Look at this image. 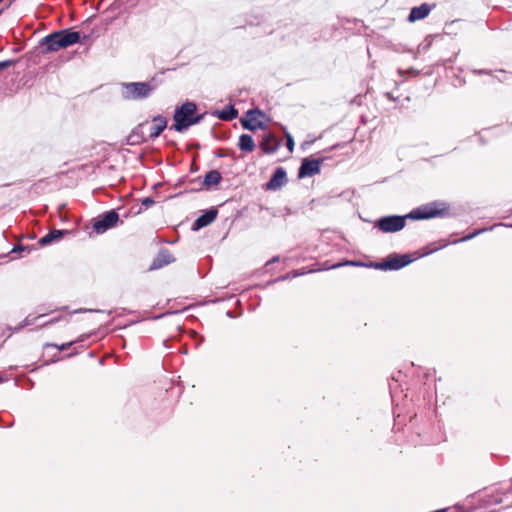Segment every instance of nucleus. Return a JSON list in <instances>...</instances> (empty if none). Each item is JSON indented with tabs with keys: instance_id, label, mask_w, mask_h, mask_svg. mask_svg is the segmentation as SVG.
Masks as SVG:
<instances>
[{
	"instance_id": "35",
	"label": "nucleus",
	"mask_w": 512,
	"mask_h": 512,
	"mask_svg": "<svg viewBox=\"0 0 512 512\" xmlns=\"http://www.w3.org/2000/svg\"><path fill=\"white\" fill-rule=\"evenodd\" d=\"M195 334V337L197 338V345H200L204 342V337L199 335L198 333H194Z\"/></svg>"
},
{
	"instance_id": "5",
	"label": "nucleus",
	"mask_w": 512,
	"mask_h": 512,
	"mask_svg": "<svg viewBox=\"0 0 512 512\" xmlns=\"http://www.w3.org/2000/svg\"><path fill=\"white\" fill-rule=\"evenodd\" d=\"M268 115L260 108L248 109L244 115L239 119L243 129L254 132L258 129L265 130L267 128L266 122L269 121Z\"/></svg>"
},
{
	"instance_id": "27",
	"label": "nucleus",
	"mask_w": 512,
	"mask_h": 512,
	"mask_svg": "<svg viewBox=\"0 0 512 512\" xmlns=\"http://www.w3.org/2000/svg\"><path fill=\"white\" fill-rule=\"evenodd\" d=\"M32 250L29 245H15L9 253H21L27 251L28 253Z\"/></svg>"
},
{
	"instance_id": "32",
	"label": "nucleus",
	"mask_w": 512,
	"mask_h": 512,
	"mask_svg": "<svg viewBox=\"0 0 512 512\" xmlns=\"http://www.w3.org/2000/svg\"><path fill=\"white\" fill-rule=\"evenodd\" d=\"M87 312L103 313V312H104V310H100V309L80 308V309H78V310L73 311V314H75V313H87Z\"/></svg>"
},
{
	"instance_id": "23",
	"label": "nucleus",
	"mask_w": 512,
	"mask_h": 512,
	"mask_svg": "<svg viewBox=\"0 0 512 512\" xmlns=\"http://www.w3.org/2000/svg\"><path fill=\"white\" fill-rule=\"evenodd\" d=\"M323 265V270L337 269L343 266H352V260L343 259L333 264H330V261H325Z\"/></svg>"
},
{
	"instance_id": "30",
	"label": "nucleus",
	"mask_w": 512,
	"mask_h": 512,
	"mask_svg": "<svg viewBox=\"0 0 512 512\" xmlns=\"http://www.w3.org/2000/svg\"><path fill=\"white\" fill-rule=\"evenodd\" d=\"M295 142L292 135L289 132H286V147L292 152L294 150Z\"/></svg>"
},
{
	"instance_id": "15",
	"label": "nucleus",
	"mask_w": 512,
	"mask_h": 512,
	"mask_svg": "<svg viewBox=\"0 0 512 512\" xmlns=\"http://www.w3.org/2000/svg\"><path fill=\"white\" fill-rule=\"evenodd\" d=\"M153 125L150 128L149 139L155 140L167 128V118L161 114L152 117Z\"/></svg>"
},
{
	"instance_id": "19",
	"label": "nucleus",
	"mask_w": 512,
	"mask_h": 512,
	"mask_svg": "<svg viewBox=\"0 0 512 512\" xmlns=\"http://www.w3.org/2000/svg\"><path fill=\"white\" fill-rule=\"evenodd\" d=\"M144 124L145 123L139 124L128 136L127 142L129 145H137L147 141V139L144 137L143 133L140 130L144 126Z\"/></svg>"
},
{
	"instance_id": "31",
	"label": "nucleus",
	"mask_w": 512,
	"mask_h": 512,
	"mask_svg": "<svg viewBox=\"0 0 512 512\" xmlns=\"http://www.w3.org/2000/svg\"><path fill=\"white\" fill-rule=\"evenodd\" d=\"M155 204V200L148 196V197H144L142 200H141V205L145 208V209H148L150 207H152L153 205Z\"/></svg>"
},
{
	"instance_id": "24",
	"label": "nucleus",
	"mask_w": 512,
	"mask_h": 512,
	"mask_svg": "<svg viewBox=\"0 0 512 512\" xmlns=\"http://www.w3.org/2000/svg\"><path fill=\"white\" fill-rule=\"evenodd\" d=\"M45 314H40L38 315L37 317L33 318V319H30L29 317H26L22 322H20L15 328H14V332H19L20 330H22L23 328L27 327V326H31L33 325L36 320H38L39 318H42L44 317Z\"/></svg>"
},
{
	"instance_id": "18",
	"label": "nucleus",
	"mask_w": 512,
	"mask_h": 512,
	"mask_svg": "<svg viewBox=\"0 0 512 512\" xmlns=\"http://www.w3.org/2000/svg\"><path fill=\"white\" fill-rule=\"evenodd\" d=\"M221 180V173L218 170L213 169L206 172L205 175L203 176L202 186L208 190L212 186L218 185L221 182Z\"/></svg>"
},
{
	"instance_id": "14",
	"label": "nucleus",
	"mask_w": 512,
	"mask_h": 512,
	"mask_svg": "<svg viewBox=\"0 0 512 512\" xmlns=\"http://www.w3.org/2000/svg\"><path fill=\"white\" fill-rule=\"evenodd\" d=\"M435 7L436 4L430 5L428 3H422L420 6L412 7L407 20L411 23L422 20L426 18Z\"/></svg>"
},
{
	"instance_id": "37",
	"label": "nucleus",
	"mask_w": 512,
	"mask_h": 512,
	"mask_svg": "<svg viewBox=\"0 0 512 512\" xmlns=\"http://www.w3.org/2000/svg\"><path fill=\"white\" fill-rule=\"evenodd\" d=\"M169 342H170V340H164V341H163V345H164L167 349H170V348H171V346L169 345Z\"/></svg>"
},
{
	"instance_id": "33",
	"label": "nucleus",
	"mask_w": 512,
	"mask_h": 512,
	"mask_svg": "<svg viewBox=\"0 0 512 512\" xmlns=\"http://www.w3.org/2000/svg\"><path fill=\"white\" fill-rule=\"evenodd\" d=\"M61 319V316H57V317H54V318H51L49 319L48 321L44 322L41 327H47V326H51L57 322H59Z\"/></svg>"
},
{
	"instance_id": "39",
	"label": "nucleus",
	"mask_w": 512,
	"mask_h": 512,
	"mask_svg": "<svg viewBox=\"0 0 512 512\" xmlns=\"http://www.w3.org/2000/svg\"><path fill=\"white\" fill-rule=\"evenodd\" d=\"M58 360H59V359L57 358V359H53V360H51V361H46V362L44 363V365H49V364H51V363L57 362Z\"/></svg>"
},
{
	"instance_id": "48",
	"label": "nucleus",
	"mask_w": 512,
	"mask_h": 512,
	"mask_svg": "<svg viewBox=\"0 0 512 512\" xmlns=\"http://www.w3.org/2000/svg\"><path fill=\"white\" fill-rule=\"evenodd\" d=\"M4 382V378L0 375V384Z\"/></svg>"
},
{
	"instance_id": "10",
	"label": "nucleus",
	"mask_w": 512,
	"mask_h": 512,
	"mask_svg": "<svg viewBox=\"0 0 512 512\" xmlns=\"http://www.w3.org/2000/svg\"><path fill=\"white\" fill-rule=\"evenodd\" d=\"M175 262V257L171 254V252L166 248H161L156 257L153 259L149 270L154 271L158 270L166 265Z\"/></svg>"
},
{
	"instance_id": "45",
	"label": "nucleus",
	"mask_w": 512,
	"mask_h": 512,
	"mask_svg": "<svg viewBox=\"0 0 512 512\" xmlns=\"http://www.w3.org/2000/svg\"><path fill=\"white\" fill-rule=\"evenodd\" d=\"M192 147H193V148H197V149H198V148H200V144H199V143H194V144L192 145Z\"/></svg>"
},
{
	"instance_id": "17",
	"label": "nucleus",
	"mask_w": 512,
	"mask_h": 512,
	"mask_svg": "<svg viewBox=\"0 0 512 512\" xmlns=\"http://www.w3.org/2000/svg\"><path fill=\"white\" fill-rule=\"evenodd\" d=\"M237 146L239 150L244 153H251L256 148V144L252 135L246 133H243L239 136Z\"/></svg>"
},
{
	"instance_id": "47",
	"label": "nucleus",
	"mask_w": 512,
	"mask_h": 512,
	"mask_svg": "<svg viewBox=\"0 0 512 512\" xmlns=\"http://www.w3.org/2000/svg\"><path fill=\"white\" fill-rule=\"evenodd\" d=\"M197 170H198V167H196V166L192 165V167H191V171H192V172H194V171H197Z\"/></svg>"
},
{
	"instance_id": "16",
	"label": "nucleus",
	"mask_w": 512,
	"mask_h": 512,
	"mask_svg": "<svg viewBox=\"0 0 512 512\" xmlns=\"http://www.w3.org/2000/svg\"><path fill=\"white\" fill-rule=\"evenodd\" d=\"M213 116H216L218 119L222 121H232L236 119L239 115L238 109L233 104H227L221 110H215L212 113Z\"/></svg>"
},
{
	"instance_id": "13",
	"label": "nucleus",
	"mask_w": 512,
	"mask_h": 512,
	"mask_svg": "<svg viewBox=\"0 0 512 512\" xmlns=\"http://www.w3.org/2000/svg\"><path fill=\"white\" fill-rule=\"evenodd\" d=\"M70 233H71V231L68 230V229H53V230H50L48 233H46L44 236H42L39 239L38 244L41 247H45V246L51 245L53 243H57L60 240H62L65 235H68Z\"/></svg>"
},
{
	"instance_id": "11",
	"label": "nucleus",
	"mask_w": 512,
	"mask_h": 512,
	"mask_svg": "<svg viewBox=\"0 0 512 512\" xmlns=\"http://www.w3.org/2000/svg\"><path fill=\"white\" fill-rule=\"evenodd\" d=\"M261 150L265 154H274L281 146V142L276 138L272 132H267L262 136L259 144Z\"/></svg>"
},
{
	"instance_id": "1",
	"label": "nucleus",
	"mask_w": 512,
	"mask_h": 512,
	"mask_svg": "<svg viewBox=\"0 0 512 512\" xmlns=\"http://www.w3.org/2000/svg\"><path fill=\"white\" fill-rule=\"evenodd\" d=\"M448 206L444 202H431L412 210L407 215H388L375 221L374 227L384 233H395L406 225V219L424 220L448 215Z\"/></svg>"
},
{
	"instance_id": "43",
	"label": "nucleus",
	"mask_w": 512,
	"mask_h": 512,
	"mask_svg": "<svg viewBox=\"0 0 512 512\" xmlns=\"http://www.w3.org/2000/svg\"><path fill=\"white\" fill-rule=\"evenodd\" d=\"M438 249H439L438 247H437V248H434V249H432V250H430V251L426 252V253H425V255H428V254H430V253H432V252H434V251H437Z\"/></svg>"
},
{
	"instance_id": "26",
	"label": "nucleus",
	"mask_w": 512,
	"mask_h": 512,
	"mask_svg": "<svg viewBox=\"0 0 512 512\" xmlns=\"http://www.w3.org/2000/svg\"><path fill=\"white\" fill-rule=\"evenodd\" d=\"M483 231H485V229L475 230L474 232L469 233L466 236L462 237L461 239L453 241L452 243L456 244V243H459V242H465V241L471 240L474 237H476L477 235H479L480 233H482Z\"/></svg>"
},
{
	"instance_id": "7",
	"label": "nucleus",
	"mask_w": 512,
	"mask_h": 512,
	"mask_svg": "<svg viewBox=\"0 0 512 512\" xmlns=\"http://www.w3.org/2000/svg\"><path fill=\"white\" fill-rule=\"evenodd\" d=\"M323 162L322 158L316 159L312 157H304L301 160L300 166L298 168V178L304 179L308 177H312L317 175L321 171V164Z\"/></svg>"
},
{
	"instance_id": "50",
	"label": "nucleus",
	"mask_w": 512,
	"mask_h": 512,
	"mask_svg": "<svg viewBox=\"0 0 512 512\" xmlns=\"http://www.w3.org/2000/svg\"><path fill=\"white\" fill-rule=\"evenodd\" d=\"M3 0H0V3L2 2Z\"/></svg>"
},
{
	"instance_id": "8",
	"label": "nucleus",
	"mask_w": 512,
	"mask_h": 512,
	"mask_svg": "<svg viewBox=\"0 0 512 512\" xmlns=\"http://www.w3.org/2000/svg\"><path fill=\"white\" fill-rule=\"evenodd\" d=\"M287 172L282 166L275 168L270 179L265 184V189L269 191H277L287 183Z\"/></svg>"
},
{
	"instance_id": "25",
	"label": "nucleus",
	"mask_w": 512,
	"mask_h": 512,
	"mask_svg": "<svg viewBox=\"0 0 512 512\" xmlns=\"http://www.w3.org/2000/svg\"><path fill=\"white\" fill-rule=\"evenodd\" d=\"M215 156L218 158H223V157H233L234 158L235 152L230 149L220 148L215 152Z\"/></svg>"
},
{
	"instance_id": "42",
	"label": "nucleus",
	"mask_w": 512,
	"mask_h": 512,
	"mask_svg": "<svg viewBox=\"0 0 512 512\" xmlns=\"http://www.w3.org/2000/svg\"><path fill=\"white\" fill-rule=\"evenodd\" d=\"M475 73H478V74H487L488 72L485 71V70H479V71H475Z\"/></svg>"
},
{
	"instance_id": "28",
	"label": "nucleus",
	"mask_w": 512,
	"mask_h": 512,
	"mask_svg": "<svg viewBox=\"0 0 512 512\" xmlns=\"http://www.w3.org/2000/svg\"><path fill=\"white\" fill-rule=\"evenodd\" d=\"M372 266L375 269H377V270H382V271H388L389 270V264H388L387 258L385 260H383V261L374 263Z\"/></svg>"
},
{
	"instance_id": "34",
	"label": "nucleus",
	"mask_w": 512,
	"mask_h": 512,
	"mask_svg": "<svg viewBox=\"0 0 512 512\" xmlns=\"http://www.w3.org/2000/svg\"><path fill=\"white\" fill-rule=\"evenodd\" d=\"M243 311L240 310L238 313H234L233 311L229 310L226 312V316L228 318H236V317H239L240 315H242Z\"/></svg>"
},
{
	"instance_id": "41",
	"label": "nucleus",
	"mask_w": 512,
	"mask_h": 512,
	"mask_svg": "<svg viewBox=\"0 0 512 512\" xmlns=\"http://www.w3.org/2000/svg\"><path fill=\"white\" fill-rule=\"evenodd\" d=\"M363 266V263L354 260V267Z\"/></svg>"
},
{
	"instance_id": "22",
	"label": "nucleus",
	"mask_w": 512,
	"mask_h": 512,
	"mask_svg": "<svg viewBox=\"0 0 512 512\" xmlns=\"http://www.w3.org/2000/svg\"><path fill=\"white\" fill-rule=\"evenodd\" d=\"M169 69H163L160 72L156 73L154 76H152L148 81H144V83H147L148 86L151 87V94L160 86L162 83V80L159 79V75H163L166 71Z\"/></svg>"
},
{
	"instance_id": "38",
	"label": "nucleus",
	"mask_w": 512,
	"mask_h": 512,
	"mask_svg": "<svg viewBox=\"0 0 512 512\" xmlns=\"http://www.w3.org/2000/svg\"><path fill=\"white\" fill-rule=\"evenodd\" d=\"M180 352L183 353V354H186L187 353V347L186 346H183L180 348Z\"/></svg>"
},
{
	"instance_id": "21",
	"label": "nucleus",
	"mask_w": 512,
	"mask_h": 512,
	"mask_svg": "<svg viewBox=\"0 0 512 512\" xmlns=\"http://www.w3.org/2000/svg\"><path fill=\"white\" fill-rule=\"evenodd\" d=\"M305 272L304 271H301L299 269L297 270H293L289 273H286L284 275H281L279 277H277L276 279L274 280H271V281H268L267 282V285H270V284H273V283H276V282H281V281H286V280H290L292 278H295V277H298V276H301V275H304Z\"/></svg>"
},
{
	"instance_id": "2",
	"label": "nucleus",
	"mask_w": 512,
	"mask_h": 512,
	"mask_svg": "<svg viewBox=\"0 0 512 512\" xmlns=\"http://www.w3.org/2000/svg\"><path fill=\"white\" fill-rule=\"evenodd\" d=\"M87 39L88 35L71 28L60 29L41 38L37 48L41 54H49L75 44H83Z\"/></svg>"
},
{
	"instance_id": "29",
	"label": "nucleus",
	"mask_w": 512,
	"mask_h": 512,
	"mask_svg": "<svg viewBox=\"0 0 512 512\" xmlns=\"http://www.w3.org/2000/svg\"><path fill=\"white\" fill-rule=\"evenodd\" d=\"M15 63H16V61L13 59H7V60L0 61V72L13 66Z\"/></svg>"
},
{
	"instance_id": "12",
	"label": "nucleus",
	"mask_w": 512,
	"mask_h": 512,
	"mask_svg": "<svg viewBox=\"0 0 512 512\" xmlns=\"http://www.w3.org/2000/svg\"><path fill=\"white\" fill-rule=\"evenodd\" d=\"M389 264V271L399 270L413 262L410 254L393 253L387 257Z\"/></svg>"
},
{
	"instance_id": "40",
	"label": "nucleus",
	"mask_w": 512,
	"mask_h": 512,
	"mask_svg": "<svg viewBox=\"0 0 512 512\" xmlns=\"http://www.w3.org/2000/svg\"><path fill=\"white\" fill-rule=\"evenodd\" d=\"M248 23H249L250 25H258V24H260V21H259V20H257L256 22H254V21L250 20Z\"/></svg>"
},
{
	"instance_id": "4",
	"label": "nucleus",
	"mask_w": 512,
	"mask_h": 512,
	"mask_svg": "<svg viewBox=\"0 0 512 512\" xmlns=\"http://www.w3.org/2000/svg\"><path fill=\"white\" fill-rule=\"evenodd\" d=\"M121 97L127 101H142L151 96V87L144 81L121 82Z\"/></svg>"
},
{
	"instance_id": "6",
	"label": "nucleus",
	"mask_w": 512,
	"mask_h": 512,
	"mask_svg": "<svg viewBox=\"0 0 512 512\" xmlns=\"http://www.w3.org/2000/svg\"><path fill=\"white\" fill-rule=\"evenodd\" d=\"M92 222V231L97 235L104 234L108 230L116 227L119 222L122 223L115 209H110L99 214L97 217L93 218Z\"/></svg>"
},
{
	"instance_id": "9",
	"label": "nucleus",
	"mask_w": 512,
	"mask_h": 512,
	"mask_svg": "<svg viewBox=\"0 0 512 512\" xmlns=\"http://www.w3.org/2000/svg\"><path fill=\"white\" fill-rule=\"evenodd\" d=\"M218 215V210L215 207H210L202 211V213L192 223V230L198 231L210 225Z\"/></svg>"
},
{
	"instance_id": "36",
	"label": "nucleus",
	"mask_w": 512,
	"mask_h": 512,
	"mask_svg": "<svg viewBox=\"0 0 512 512\" xmlns=\"http://www.w3.org/2000/svg\"><path fill=\"white\" fill-rule=\"evenodd\" d=\"M280 259V257L277 255V256H273L267 263L266 265H269V264H272V263H275V262H278Z\"/></svg>"
},
{
	"instance_id": "3",
	"label": "nucleus",
	"mask_w": 512,
	"mask_h": 512,
	"mask_svg": "<svg viewBox=\"0 0 512 512\" xmlns=\"http://www.w3.org/2000/svg\"><path fill=\"white\" fill-rule=\"evenodd\" d=\"M204 117L205 113H197V104L195 102L186 100L175 108L173 113L174 123L170 126V129L184 133L191 126L199 124Z\"/></svg>"
},
{
	"instance_id": "49",
	"label": "nucleus",
	"mask_w": 512,
	"mask_h": 512,
	"mask_svg": "<svg viewBox=\"0 0 512 512\" xmlns=\"http://www.w3.org/2000/svg\"><path fill=\"white\" fill-rule=\"evenodd\" d=\"M447 245H448L447 243H444L441 245V248L446 247Z\"/></svg>"
},
{
	"instance_id": "44",
	"label": "nucleus",
	"mask_w": 512,
	"mask_h": 512,
	"mask_svg": "<svg viewBox=\"0 0 512 512\" xmlns=\"http://www.w3.org/2000/svg\"><path fill=\"white\" fill-rule=\"evenodd\" d=\"M167 144L171 145V146H176V142L175 141H168Z\"/></svg>"
},
{
	"instance_id": "46",
	"label": "nucleus",
	"mask_w": 512,
	"mask_h": 512,
	"mask_svg": "<svg viewBox=\"0 0 512 512\" xmlns=\"http://www.w3.org/2000/svg\"><path fill=\"white\" fill-rule=\"evenodd\" d=\"M361 121H362V123L365 124L367 122V119L363 115H361Z\"/></svg>"
},
{
	"instance_id": "20",
	"label": "nucleus",
	"mask_w": 512,
	"mask_h": 512,
	"mask_svg": "<svg viewBox=\"0 0 512 512\" xmlns=\"http://www.w3.org/2000/svg\"><path fill=\"white\" fill-rule=\"evenodd\" d=\"M86 338H88V335L83 334V335L79 336V338L76 340L62 343L60 345L56 344V343H45L44 348L53 347V348L58 349L59 351H65V350L69 349L70 347H72V345H74L75 343L84 341Z\"/></svg>"
}]
</instances>
